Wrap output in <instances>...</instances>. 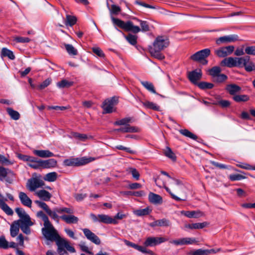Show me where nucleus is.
Here are the masks:
<instances>
[{
  "instance_id": "nucleus-1",
  "label": "nucleus",
  "mask_w": 255,
  "mask_h": 255,
  "mask_svg": "<svg viewBox=\"0 0 255 255\" xmlns=\"http://www.w3.org/2000/svg\"><path fill=\"white\" fill-rule=\"evenodd\" d=\"M15 212L18 215L19 219L15 221L10 226V235L15 237L18 233L19 228L22 232L26 235L31 233L30 227L34 225L30 216L21 208H16Z\"/></svg>"
},
{
  "instance_id": "nucleus-2",
  "label": "nucleus",
  "mask_w": 255,
  "mask_h": 255,
  "mask_svg": "<svg viewBox=\"0 0 255 255\" xmlns=\"http://www.w3.org/2000/svg\"><path fill=\"white\" fill-rule=\"evenodd\" d=\"M107 6L109 10H110L111 18L114 24L126 31H131L134 33H137L140 31L139 27L134 25L132 22L128 21L127 22H125L124 21L120 19L115 18L113 16V15H117L121 12V9L119 6L115 4H112L111 6L110 7L108 3H107Z\"/></svg>"
},
{
  "instance_id": "nucleus-3",
  "label": "nucleus",
  "mask_w": 255,
  "mask_h": 255,
  "mask_svg": "<svg viewBox=\"0 0 255 255\" xmlns=\"http://www.w3.org/2000/svg\"><path fill=\"white\" fill-rule=\"evenodd\" d=\"M44 185V182L42 180L41 175L34 173L32 175V177L27 180L26 187L29 191L33 192L37 189L43 187Z\"/></svg>"
},
{
  "instance_id": "nucleus-4",
  "label": "nucleus",
  "mask_w": 255,
  "mask_h": 255,
  "mask_svg": "<svg viewBox=\"0 0 255 255\" xmlns=\"http://www.w3.org/2000/svg\"><path fill=\"white\" fill-rule=\"evenodd\" d=\"M44 226V227L42 229V233L47 240L54 241L59 237L56 230L51 223L46 224Z\"/></svg>"
},
{
  "instance_id": "nucleus-5",
  "label": "nucleus",
  "mask_w": 255,
  "mask_h": 255,
  "mask_svg": "<svg viewBox=\"0 0 255 255\" xmlns=\"http://www.w3.org/2000/svg\"><path fill=\"white\" fill-rule=\"evenodd\" d=\"M211 53V51L209 48H206L199 51L191 56L190 59L194 61L200 62L203 65H206L208 61L206 58L208 57Z\"/></svg>"
},
{
  "instance_id": "nucleus-6",
  "label": "nucleus",
  "mask_w": 255,
  "mask_h": 255,
  "mask_svg": "<svg viewBox=\"0 0 255 255\" xmlns=\"http://www.w3.org/2000/svg\"><path fill=\"white\" fill-rule=\"evenodd\" d=\"M244 59L242 57H229L224 59L220 63L222 66H226L229 68L241 67V61Z\"/></svg>"
},
{
  "instance_id": "nucleus-7",
  "label": "nucleus",
  "mask_w": 255,
  "mask_h": 255,
  "mask_svg": "<svg viewBox=\"0 0 255 255\" xmlns=\"http://www.w3.org/2000/svg\"><path fill=\"white\" fill-rule=\"evenodd\" d=\"M169 45L168 38L166 36H158L155 39L152 47L158 50H162Z\"/></svg>"
},
{
  "instance_id": "nucleus-8",
  "label": "nucleus",
  "mask_w": 255,
  "mask_h": 255,
  "mask_svg": "<svg viewBox=\"0 0 255 255\" xmlns=\"http://www.w3.org/2000/svg\"><path fill=\"white\" fill-rule=\"evenodd\" d=\"M94 160L93 158H82L80 160L78 159H68L64 161V164L66 166H79L88 163Z\"/></svg>"
},
{
  "instance_id": "nucleus-9",
  "label": "nucleus",
  "mask_w": 255,
  "mask_h": 255,
  "mask_svg": "<svg viewBox=\"0 0 255 255\" xmlns=\"http://www.w3.org/2000/svg\"><path fill=\"white\" fill-rule=\"evenodd\" d=\"M117 103V100L114 98L106 100L102 105V108L104 110L103 113H111L115 111L114 107Z\"/></svg>"
},
{
  "instance_id": "nucleus-10",
  "label": "nucleus",
  "mask_w": 255,
  "mask_h": 255,
  "mask_svg": "<svg viewBox=\"0 0 255 255\" xmlns=\"http://www.w3.org/2000/svg\"><path fill=\"white\" fill-rule=\"evenodd\" d=\"M235 47L233 45L222 47L215 50V54L219 57L224 58L231 54L234 51Z\"/></svg>"
},
{
  "instance_id": "nucleus-11",
  "label": "nucleus",
  "mask_w": 255,
  "mask_h": 255,
  "mask_svg": "<svg viewBox=\"0 0 255 255\" xmlns=\"http://www.w3.org/2000/svg\"><path fill=\"white\" fill-rule=\"evenodd\" d=\"M168 240L162 237H150L146 238L144 242L145 247H153L167 241Z\"/></svg>"
},
{
  "instance_id": "nucleus-12",
  "label": "nucleus",
  "mask_w": 255,
  "mask_h": 255,
  "mask_svg": "<svg viewBox=\"0 0 255 255\" xmlns=\"http://www.w3.org/2000/svg\"><path fill=\"white\" fill-rule=\"evenodd\" d=\"M197 242L194 238H182L170 241L169 243L175 246L192 245Z\"/></svg>"
},
{
  "instance_id": "nucleus-13",
  "label": "nucleus",
  "mask_w": 255,
  "mask_h": 255,
  "mask_svg": "<svg viewBox=\"0 0 255 255\" xmlns=\"http://www.w3.org/2000/svg\"><path fill=\"white\" fill-rule=\"evenodd\" d=\"M239 39L238 36L236 34H232L229 35H225L220 37L216 40V43L218 45L222 44H226L231 42H234L238 41Z\"/></svg>"
},
{
  "instance_id": "nucleus-14",
  "label": "nucleus",
  "mask_w": 255,
  "mask_h": 255,
  "mask_svg": "<svg viewBox=\"0 0 255 255\" xmlns=\"http://www.w3.org/2000/svg\"><path fill=\"white\" fill-rule=\"evenodd\" d=\"M82 231L85 236L88 240L97 245L101 244L100 238L89 229L85 228L82 229Z\"/></svg>"
},
{
  "instance_id": "nucleus-15",
  "label": "nucleus",
  "mask_w": 255,
  "mask_h": 255,
  "mask_svg": "<svg viewBox=\"0 0 255 255\" xmlns=\"http://www.w3.org/2000/svg\"><path fill=\"white\" fill-rule=\"evenodd\" d=\"M244 60L241 61V67H244L246 71L250 72L255 70V64L252 61H250L249 56H247L242 57Z\"/></svg>"
},
{
  "instance_id": "nucleus-16",
  "label": "nucleus",
  "mask_w": 255,
  "mask_h": 255,
  "mask_svg": "<svg viewBox=\"0 0 255 255\" xmlns=\"http://www.w3.org/2000/svg\"><path fill=\"white\" fill-rule=\"evenodd\" d=\"M154 182L157 186H158L160 187H161L162 186L164 187V188L165 189V190H166V191L168 192L170 194L172 198L173 199H174V200H175L176 201H181V200H185V199H182L180 198L179 197L175 195L174 194H173L171 192V191L169 189V188H168L167 187H166L165 186L164 182L161 181V179L159 177H158L157 178H155Z\"/></svg>"
},
{
  "instance_id": "nucleus-17",
  "label": "nucleus",
  "mask_w": 255,
  "mask_h": 255,
  "mask_svg": "<svg viewBox=\"0 0 255 255\" xmlns=\"http://www.w3.org/2000/svg\"><path fill=\"white\" fill-rule=\"evenodd\" d=\"M202 77V72L200 69L195 70L190 72L188 74L189 80L193 83H196Z\"/></svg>"
},
{
  "instance_id": "nucleus-18",
  "label": "nucleus",
  "mask_w": 255,
  "mask_h": 255,
  "mask_svg": "<svg viewBox=\"0 0 255 255\" xmlns=\"http://www.w3.org/2000/svg\"><path fill=\"white\" fill-rule=\"evenodd\" d=\"M57 161L53 158L47 160L41 159V166L43 169L54 168L57 166Z\"/></svg>"
},
{
  "instance_id": "nucleus-19",
  "label": "nucleus",
  "mask_w": 255,
  "mask_h": 255,
  "mask_svg": "<svg viewBox=\"0 0 255 255\" xmlns=\"http://www.w3.org/2000/svg\"><path fill=\"white\" fill-rule=\"evenodd\" d=\"M99 222L103 223L105 224H118L117 221L115 219L112 218L110 216L105 214H99L98 215Z\"/></svg>"
},
{
  "instance_id": "nucleus-20",
  "label": "nucleus",
  "mask_w": 255,
  "mask_h": 255,
  "mask_svg": "<svg viewBox=\"0 0 255 255\" xmlns=\"http://www.w3.org/2000/svg\"><path fill=\"white\" fill-rule=\"evenodd\" d=\"M180 213L182 215H183L189 218H197L204 216L203 213L199 210L192 211H181Z\"/></svg>"
},
{
  "instance_id": "nucleus-21",
  "label": "nucleus",
  "mask_w": 255,
  "mask_h": 255,
  "mask_svg": "<svg viewBox=\"0 0 255 255\" xmlns=\"http://www.w3.org/2000/svg\"><path fill=\"white\" fill-rule=\"evenodd\" d=\"M19 198L21 203L25 206L31 207L32 205V200L28 197V196L23 192L19 193Z\"/></svg>"
},
{
  "instance_id": "nucleus-22",
  "label": "nucleus",
  "mask_w": 255,
  "mask_h": 255,
  "mask_svg": "<svg viewBox=\"0 0 255 255\" xmlns=\"http://www.w3.org/2000/svg\"><path fill=\"white\" fill-rule=\"evenodd\" d=\"M33 153L35 155L41 158H48L54 156V153L49 150H34Z\"/></svg>"
},
{
  "instance_id": "nucleus-23",
  "label": "nucleus",
  "mask_w": 255,
  "mask_h": 255,
  "mask_svg": "<svg viewBox=\"0 0 255 255\" xmlns=\"http://www.w3.org/2000/svg\"><path fill=\"white\" fill-rule=\"evenodd\" d=\"M35 195L38 197L40 199L48 201H49L52 197L51 194L45 190H40L35 192Z\"/></svg>"
},
{
  "instance_id": "nucleus-24",
  "label": "nucleus",
  "mask_w": 255,
  "mask_h": 255,
  "mask_svg": "<svg viewBox=\"0 0 255 255\" xmlns=\"http://www.w3.org/2000/svg\"><path fill=\"white\" fill-rule=\"evenodd\" d=\"M226 90L230 95L234 96L241 92L242 88L236 84H231L227 85Z\"/></svg>"
},
{
  "instance_id": "nucleus-25",
  "label": "nucleus",
  "mask_w": 255,
  "mask_h": 255,
  "mask_svg": "<svg viewBox=\"0 0 255 255\" xmlns=\"http://www.w3.org/2000/svg\"><path fill=\"white\" fill-rule=\"evenodd\" d=\"M149 201L154 204H160L162 203V198L159 195L150 192L148 194Z\"/></svg>"
},
{
  "instance_id": "nucleus-26",
  "label": "nucleus",
  "mask_w": 255,
  "mask_h": 255,
  "mask_svg": "<svg viewBox=\"0 0 255 255\" xmlns=\"http://www.w3.org/2000/svg\"><path fill=\"white\" fill-rule=\"evenodd\" d=\"M60 219L65 222L67 224H76L78 223V218L73 215H63L60 216Z\"/></svg>"
},
{
  "instance_id": "nucleus-27",
  "label": "nucleus",
  "mask_w": 255,
  "mask_h": 255,
  "mask_svg": "<svg viewBox=\"0 0 255 255\" xmlns=\"http://www.w3.org/2000/svg\"><path fill=\"white\" fill-rule=\"evenodd\" d=\"M70 138H74L80 141H84L88 139L92 138L91 136H88L86 134L80 133L76 132H72L69 135Z\"/></svg>"
},
{
  "instance_id": "nucleus-28",
  "label": "nucleus",
  "mask_w": 255,
  "mask_h": 255,
  "mask_svg": "<svg viewBox=\"0 0 255 255\" xmlns=\"http://www.w3.org/2000/svg\"><path fill=\"white\" fill-rule=\"evenodd\" d=\"M148 50L152 56L159 60H163L164 59V56L160 52L161 50L153 48L151 46L149 47Z\"/></svg>"
},
{
  "instance_id": "nucleus-29",
  "label": "nucleus",
  "mask_w": 255,
  "mask_h": 255,
  "mask_svg": "<svg viewBox=\"0 0 255 255\" xmlns=\"http://www.w3.org/2000/svg\"><path fill=\"white\" fill-rule=\"evenodd\" d=\"M214 252L213 250H202L198 249L196 250H192L188 253L190 255H208V254Z\"/></svg>"
},
{
  "instance_id": "nucleus-30",
  "label": "nucleus",
  "mask_w": 255,
  "mask_h": 255,
  "mask_svg": "<svg viewBox=\"0 0 255 255\" xmlns=\"http://www.w3.org/2000/svg\"><path fill=\"white\" fill-rule=\"evenodd\" d=\"M4 57H7L11 60L15 59V56L12 51L6 48H2L1 50V57L3 58Z\"/></svg>"
},
{
  "instance_id": "nucleus-31",
  "label": "nucleus",
  "mask_w": 255,
  "mask_h": 255,
  "mask_svg": "<svg viewBox=\"0 0 255 255\" xmlns=\"http://www.w3.org/2000/svg\"><path fill=\"white\" fill-rule=\"evenodd\" d=\"M140 83L141 85L149 92L153 94H156L154 85L152 83L147 81H141Z\"/></svg>"
},
{
  "instance_id": "nucleus-32",
  "label": "nucleus",
  "mask_w": 255,
  "mask_h": 255,
  "mask_svg": "<svg viewBox=\"0 0 255 255\" xmlns=\"http://www.w3.org/2000/svg\"><path fill=\"white\" fill-rule=\"evenodd\" d=\"M59 243V246H61L62 247L65 248L70 252L75 253L76 252L75 249L70 245L69 243L67 241L64 239H61L60 240Z\"/></svg>"
},
{
  "instance_id": "nucleus-33",
  "label": "nucleus",
  "mask_w": 255,
  "mask_h": 255,
  "mask_svg": "<svg viewBox=\"0 0 255 255\" xmlns=\"http://www.w3.org/2000/svg\"><path fill=\"white\" fill-rule=\"evenodd\" d=\"M73 82L69 81L66 79H63L57 83V86L59 88H69L73 85Z\"/></svg>"
},
{
  "instance_id": "nucleus-34",
  "label": "nucleus",
  "mask_w": 255,
  "mask_h": 255,
  "mask_svg": "<svg viewBox=\"0 0 255 255\" xmlns=\"http://www.w3.org/2000/svg\"><path fill=\"white\" fill-rule=\"evenodd\" d=\"M206 223H197L191 224H187L185 226V228L190 229H202L206 226Z\"/></svg>"
},
{
  "instance_id": "nucleus-35",
  "label": "nucleus",
  "mask_w": 255,
  "mask_h": 255,
  "mask_svg": "<svg viewBox=\"0 0 255 255\" xmlns=\"http://www.w3.org/2000/svg\"><path fill=\"white\" fill-rule=\"evenodd\" d=\"M123 128V132H137L139 128L135 127L130 126L129 124L124 126Z\"/></svg>"
},
{
  "instance_id": "nucleus-36",
  "label": "nucleus",
  "mask_w": 255,
  "mask_h": 255,
  "mask_svg": "<svg viewBox=\"0 0 255 255\" xmlns=\"http://www.w3.org/2000/svg\"><path fill=\"white\" fill-rule=\"evenodd\" d=\"M7 113L10 118L14 120H18L20 118V114L16 111L13 110L10 108H8L6 110Z\"/></svg>"
},
{
  "instance_id": "nucleus-37",
  "label": "nucleus",
  "mask_w": 255,
  "mask_h": 255,
  "mask_svg": "<svg viewBox=\"0 0 255 255\" xmlns=\"http://www.w3.org/2000/svg\"><path fill=\"white\" fill-rule=\"evenodd\" d=\"M57 178V174L55 172H52L46 174L44 177V180L49 182H54Z\"/></svg>"
},
{
  "instance_id": "nucleus-38",
  "label": "nucleus",
  "mask_w": 255,
  "mask_h": 255,
  "mask_svg": "<svg viewBox=\"0 0 255 255\" xmlns=\"http://www.w3.org/2000/svg\"><path fill=\"white\" fill-rule=\"evenodd\" d=\"M58 208H55L53 211H52L51 209L47 212V214L54 221H55L57 223H59V219L60 218V216L58 215V212L57 210Z\"/></svg>"
},
{
  "instance_id": "nucleus-39",
  "label": "nucleus",
  "mask_w": 255,
  "mask_h": 255,
  "mask_svg": "<svg viewBox=\"0 0 255 255\" xmlns=\"http://www.w3.org/2000/svg\"><path fill=\"white\" fill-rule=\"evenodd\" d=\"M65 25L70 26L74 25L77 21V18L75 16L67 14L66 16Z\"/></svg>"
},
{
  "instance_id": "nucleus-40",
  "label": "nucleus",
  "mask_w": 255,
  "mask_h": 255,
  "mask_svg": "<svg viewBox=\"0 0 255 255\" xmlns=\"http://www.w3.org/2000/svg\"><path fill=\"white\" fill-rule=\"evenodd\" d=\"M236 102H247L249 100V97L247 95H236L233 98Z\"/></svg>"
},
{
  "instance_id": "nucleus-41",
  "label": "nucleus",
  "mask_w": 255,
  "mask_h": 255,
  "mask_svg": "<svg viewBox=\"0 0 255 255\" xmlns=\"http://www.w3.org/2000/svg\"><path fill=\"white\" fill-rule=\"evenodd\" d=\"M165 155L171 159L172 161H175L176 159V156L175 154L172 151L171 149L169 147H166L164 150Z\"/></svg>"
},
{
  "instance_id": "nucleus-42",
  "label": "nucleus",
  "mask_w": 255,
  "mask_h": 255,
  "mask_svg": "<svg viewBox=\"0 0 255 255\" xmlns=\"http://www.w3.org/2000/svg\"><path fill=\"white\" fill-rule=\"evenodd\" d=\"M142 104L146 108L152 109L155 111H159L160 109L159 106H158L155 103L149 101H146L145 102H143Z\"/></svg>"
},
{
  "instance_id": "nucleus-43",
  "label": "nucleus",
  "mask_w": 255,
  "mask_h": 255,
  "mask_svg": "<svg viewBox=\"0 0 255 255\" xmlns=\"http://www.w3.org/2000/svg\"><path fill=\"white\" fill-rule=\"evenodd\" d=\"M221 72V69L218 66L213 67L211 69L209 70V74L213 78H215L217 76L219 75Z\"/></svg>"
},
{
  "instance_id": "nucleus-44",
  "label": "nucleus",
  "mask_w": 255,
  "mask_h": 255,
  "mask_svg": "<svg viewBox=\"0 0 255 255\" xmlns=\"http://www.w3.org/2000/svg\"><path fill=\"white\" fill-rule=\"evenodd\" d=\"M179 132L182 135L186 137H189L191 139L196 140L197 138V136L196 135L190 132L188 129H181L179 130Z\"/></svg>"
},
{
  "instance_id": "nucleus-45",
  "label": "nucleus",
  "mask_w": 255,
  "mask_h": 255,
  "mask_svg": "<svg viewBox=\"0 0 255 255\" xmlns=\"http://www.w3.org/2000/svg\"><path fill=\"white\" fill-rule=\"evenodd\" d=\"M124 242L128 246L132 247L140 252H144V247L138 246L126 240H124Z\"/></svg>"
},
{
  "instance_id": "nucleus-46",
  "label": "nucleus",
  "mask_w": 255,
  "mask_h": 255,
  "mask_svg": "<svg viewBox=\"0 0 255 255\" xmlns=\"http://www.w3.org/2000/svg\"><path fill=\"white\" fill-rule=\"evenodd\" d=\"M127 171L131 174L132 177L138 180L139 178V173L137 170L132 167H128L127 169Z\"/></svg>"
},
{
  "instance_id": "nucleus-47",
  "label": "nucleus",
  "mask_w": 255,
  "mask_h": 255,
  "mask_svg": "<svg viewBox=\"0 0 255 255\" xmlns=\"http://www.w3.org/2000/svg\"><path fill=\"white\" fill-rule=\"evenodd\" d=\"M131 121L130 118H125L115 122L114 124L118 126H125L128 124Z\"/></svg>"
},
{
  "instance_id": "nucleus-48",
  "label": "nucleus",
  "mask_w": 255,
  "mask_h": 255,
  "mask_svg": "<svg viewBox=\"0 0 255 255\" xmlns=\"http://www.w3.org/2000/svg\"><path fill=\"white\" fill-rule=\"evenodd\" d=\"M36 216L38 218H41L44 222V225L48 224L50 222L48 217L41 211L37 212Z\"/></svg>"
},
{
  "instance_id": "nucleus-49",
  "label": "nucleus",
  "mask_w": 255,
  "mask_h": 255,
  "mask_svg": "<svg viewBox=\"0 0 255 255\" xmlns=\"http://www.w3.org/2000/svg\"><path fill=\"white\" fill-rule=\"evenodd\" d=\"M125 38L130 44L134 45L136 44L137 36L131 34H128V35L125 36Z\"/></svg>"
},
{
  "instance_id": "nucleus-50",
  "label": "nucleus",
  "mask_w": 255,
  "mask_h": 255,
  "mask_svg": "<svg viewBox=\"0 0 255 255\" xmlns=\"http://www.w3.org/2000/svg\"><path fill=\"white\" fill-rule=\"evenodd\" d=\"M137 20L140 22V25L141 26V29L139 28L140 31L141 30L143 32H146L150 30L149 26L147 21L139 19H137Z\"/></svg>"
},
{
  "instance_id": "nucleus-51",
  "label": "nucleus",
  "mask_w": 255,
  "mask_h": 255,
  "mask_svg": "<svg viewBox=\"0 0 255 255\" xmlns=\"http://www.w3.org/2000/svg\"><path fill=\"white\" fill-rule=\"evenodd\" d=\"M65 46L67 52L70 55H76L77 54V50L73 45L67 44H65Z\"/></svg>"
},
{
  "instance_id": "nucleus-52",
  "label": "nucleus",
  "mask_w": 255,
  "mask_h": 255,
  "mask_svg": "<svg viewBox=\"0 0 255 255\" xmlns=\"http://www.w3.org/2000/svg\"><path fill=\"white\" fill-rule=\"evenodd\" d=\"M134 214L138 216L147 215L149 213V210L148 208L139 209L134 211Z\"/></svg>"
},
{
  "instance_id": "nucleus-53",
  "label": "nucleus",
  "mask_w": 255,
  "mask_h": 255,
  "mask_svg": "<svg viewBox=\"0 0 255 255\" xmlns=\"http://www.w3.org/2000/svg\"><path fill=\"white\" fill-rule=\"evenodd\" d=\"M8 248V242L3 236L0 237V249H7Z\"/></svg>"
},
{
  "instance_id": "nucleus-54",
  "label": "nucleus",
  "mask_w": 255,
  "mask_h": 255,
  "mask_svg": "<svg viewBox=\"0 0 255 255\" xmlns=\"http://www.w3.org/2000/svg\"><path fill=\"white\" fill-rule=\"evenodd\" d=\"M237 166L246 170H255V167L247 163L239 162Z\"/></svg>"
},
{
  "instance_id": "nucleus-55",
  "label": "nucleus",
  "mask_w": 255,
  "mask_h": 255,
  "mask_svg": "<svg viewBox=\"0 0 255 255\" xmlns=\"http://www.w3.org/2000/svg\"><path fill=\"white\" fill-rule=\"evenodd\" d=\"M198 85L201 89H211L214 86L213 84L205 82H200L198 84Z\"/></svg>"
},
{
  "instance_id": "nucleus-56",
  "label": "nucleus",
  "mask_w": 255,
  "mask_h": 255,
  "mask_svg": "<svg viewBox=\"0 0 255 255\" xmlns=\"http://www.w3.org/2000/svg\"><path fill=\"white\" fill-rule=\"evenodd\" d=\"M0 208L8 215L11 216L13 214L12 210L6 203L0 206Z\"/></svg>"
},
{
  "instance_id": "nucleus-57",
  "label": "nucleus",
  "mask_w": 255,
  "mask_h": 255,
  "mask_svg": "<svg viewBox=\"0 0 255 255\" xmlns=\"http://www.w3.org/2000/svg\"><path fill=\"white\" fill-rule=\"evenodd\" d=\"M28 165L34 169L42 168L41 159H39L36 161L35 162L28 163Z\"/></svg>"
},
{
  "instance_id": "nucleus-58",
  "label": "nucleus",
  "mask_w": 255,
  "mask_h": 255,
  "mask_svg": "<svg viewBox=\"0 0 255 255\" xmlns=\"http://www.w3.org/2000/svg\"><path fill=\"white\" fill-rule=\"evenodd\" d=\"M35 203L41 208L45 211L46 213L50 210L48 205L44 202L38 200L35 201Z\"/></svg>"
},
{
  "instance_id": "nucleus-59",
  "label": "nucleus",
  "mask_w": 255,
  "mask_h": 255,
  "mask_svg": "<svg viewBox=\"0 0 255 255\" xmlns=\"http://www.w3.org/2000/svg\"><path fill=\"white\" fill-rule=\"evenodd\" d=\"M229 178L231 181H239L246 178V177L241 174H231Z\"/></svg>"
},
{
  "instance_id": "nucleus-60",
  "label": "nucleus",
  "mask_w": 255,
  "mask_h": 255,
  "mask_svg": "<svg viewBox=\"0 0 255 255\" xmlns=\"http://www.w3.org/2000/svg\"><path fill=\"white\" fill-rule=\"evenodd\" d=\"M79 246L82 251L90 255H93V253L89 250V248L85 245L84 242H81Z\"/></svg>"
},
{
  "instance_id": "nucleus-61",
  "label": "nucleus",
  "mask_w": 255,
  "mask_h": 255,
  "mask_svg": "<svg viewBox=\"0 0 255 255\" xmlns=\"http://www.w3.org/2000/svg\"><path fill=\"white\" fill-rule=\"evenodd\" d=\"M59 214H62L63 213L72 214L73 213V210L70 208L62 207L58 209L57 210Z\"/></svg>"
},
{
  "instance_id": "nucleus-62",
  "label": "nucleus",
  "mask_w": 255,
  "mask_h": 255,
  "mask_svg": "<svg viewBox=\"0 0 255 255\" xmlns=\"http://www.w3.org/2000/svg\"><path fill=\"white\" fill-rule=\"evenodd\" d=\"M14 40L18 43H28L30 41V39L28 37L16 36L14 37Z\"/></svg>"
},
{
  "instance_id": "nucleus-63",
  "label": "nucleus",
  "mask_w": 255,
  "mask_h": 255,
  "mask_svg": "<svg viewBox=\"0 0 255 255\" xmlns=\"http://www.w3.org/2000/svg\"><path fill=\"white\" fill-rule=\"evenodd\" d=\"M157 222L158 226L160 227H168L170 225L169 221L166 219L158 220H157Z\"/></svg>"
},
{
  "instance_id": "nucleus-64",
  "label": "nucleus",
  "mask_w": 255,
  "mask_h": 255,
  "mask_svg": "<svg viewBox=\"0 0 255 255\" xmlns=\"http://www.w3.org/2000/svg\"><path fill=\"white\" fill-rule=\"evenodd\" d=\"M245 51V53L247 54L255 55V46L247 47Z\"/></svg>"
}]
</instances>
